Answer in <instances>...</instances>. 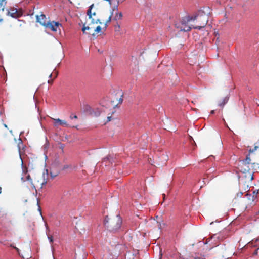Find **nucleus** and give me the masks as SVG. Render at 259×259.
<instances>
[{
  "label": "nucleus",
  "mask_w": 259,
  "mask_h": 259,
  "mask_svg": "<svg viewBox=\"0 0 259 259\" xmlns=\"http://www.w3.org/2000/svg\"><path fill=\"white\" fill-rule=\"evenodd\" d=\"M122 223V219L119 214L107 215L104 220L105 227L113 233H116L121 229Z\"/></svg>",
  "instance_id": "1"
},
{
  "label": "nucleus",
  "mask_w": 259,
  "mask_h": 259,
  "mask_svg": "<svg viewBox=\"0 0 259 259\" xmlns=\"http://www.w3.org/2000/svg\"><path fill=\"white\" fill-rule=\"evenodd\" d=\"M191 17L192 21H195V23L192 25L194 29L200 30L205 27L208 23V15L203 11H199L196 15Z\"/></svg>",
  "instance_id": "2"
},
{
  "label": "nucleus",
  "mask_w": 259,
  "mask_h": 259,
  "mask_svg": "<svg viewBox=\"0 0 259 259\" xmlns=\"http://www.w3.org/2000/svg\"><path fill=\"white\" fill-rule=\"evenodd\" d=\"M192 21V17L187 16L183 17L180 22L175 24V27L180 31H189L193 28L190 22Z\"/></svg>",
  "instance_id": "3"
},
{
  "label": "nucleus",
  "mask_w": 259,
  "mask_h": 259,
  "mask_svg": "<svg viewBox=\"0 0 259 259\" xmlns=\"http://www.w3.org/2000/svg\"><path fill=\"white\" fill-rule=\"evenodd\" d=\"M251 159L249 154L247 155L246 158L240 161L239 164V169L243 173L249 172L250 170V165L252 166L254 163H251Z\"/></svg>",
  "instance_id": "4"
},
{
  "label": "nucleus",
  "mask_w": 259,
  "mask_h": 259,
  "mask_svg": "<svg viewBox=\"0 0 259 259\" xmlns=\"http://www.w3.org/2000/svg\"><path fill=\"white\" fill-rule=\"evenodd\" d=\"M228 235L226 234L225 231L220 232L218 234H215L211 236L210 238H207L205 243H208L210 240L213 239V242H221L225 239Z\"/></svg>",
  "instance_id": "5"
},
{
  "label": "nucleus",
  "mask_w": 259,
  "mask_h": 259,
  "mask_svg": "<svg viewBox=\"0 0 259 259\" xmlns=\"http://www.w3.org/2000/svg\"><path fill=\"white\" fill-rule=\"evenodd\" d=\"M26 180L28 181H29L31 182V184L32 185V187L34 188H35L36 187H38L40 186V188L42 189L43 188L44 185H45L47 183V181L45 180V179L43 178L42 181L39 183V181L38 180L36 183L35 184H33L32 183V180L30 177V176L29 175H28L26 176Z\"/></svg>",
  "instance_id": "6"
},
{
  "label": "nucleus",
  "mask_w": 259,
  "mask_h": 259,
  "mask_svg": "<svg viewBox=\"0 0 259 259\" xmlns=\"http://www.w3.org/2000/svg\"><path fill=\"white\" fill-rule=\"evenodd\" d=\"M36 21L45 27L50 21L48 20L45 15L42 14L40 15L36 16Z\"/></svg>",
  "instance_id": "7"
},
{
  "label": "nucleus",
  "mask_w": 259,
  "mask_h": 259,
  "mask_svg": "<svg viewBox=\"0 0 259 259\" xmlns=\"http://www.w3.org/2000/svg\"><path fill=\"white\" fill-rule=\"evenodd\" d=\"M91 20V23L89 24V25L87 26H85V24L83 25V27L82 28V31L83 33H85V30H94L95 29V24H97L98 21H99L98 19L97 20H94V19H90Z\"/></svg>",
  "instance_id": "8"
},
{
  "label": "nucleus",
  "mask_w": 259,
  "mask_h": 259,
  "mask_svg": "<svg viewBox=\"0 0 259 259\" xmlns=\"http://www.w3.org/2000/svg\"><path fill=\"white\" fill-rule=\"evenodd\" d=\"M45 26L46 28L50 29L53 31H57V28L61 26V24L58 22L49 21Z\"/></svg>",
  "instance_id": "9"
},
{
  "label": "nucleus",
  "mask_w": 259,
  "mask_h": 259,
  "mask_svg": "<svg viewBox=\"0 0 259 259\" xmlns=\"http://www.w3.org/2000/svg\"><path fill=\"white\" fill-rule=\"evenodd\" d=\"M8 14L13 18H18L22 15V13L18 12L16 8H12L8 11Z\"/></svg>",
  "instance_id": "10"
},
{
  "label": "nucleus",
  "mask_w": 259,
  "mask_h": 259,
  "mask_svg": "<svg viewBox=\"0 0 259 259\" xmlns=\"http://www.w3.org/2000/svg\"><path fill=\"white\" fill-rule=\"evenodd\" d=\"M156 226L159 230H161L166 226V224L163 221L162 219L158 218V216L156 217Z\"/></svg>",
  "instance_id": "11"
},
{
  "label": "nucleus",
  "mask_w": 259,
  "mask_h": 259,
  "mask_svg": "<svg viewBox=\"0 0 259 259\" xmlns=\"http://www.w3.org/2000/svg\"><path fill=\"white\" fill-rule=\"evenodd\" d=\"M55 121L54 124L55 126H57L58 125H60L64 127H68L69 126L68 124L65 120H61L60 119H54Z\"/></svg>",
  "instance_id": "12"
},
{
  "label": "nucleus",
  "mask_w": 259,
  "mask_h": 259,
  "mask_svg": "<svg viewBox=\"0 0 259 259\" xmlns=\"http://www.w3.org/2000/svg\"><path fill=\"white\" fill-rule=\"evenodd\" d=\"M246 196L247 197V203L248 205H251L252 204V203L253 202V201H254L255 199H253L252 200H251V197H252V195L251 194H248V193H247L246 194Z\"/></svg>",
  "instance_id": "13"
},
{
  "label": "nucleus",
  "mask_w": 259,
  "mask_h": 259,
  "mask_svg": "<svg viewBox=\"0 0 259 259\" xmlns=\"http://www.w3.org/2000/svg\"><path fill=\"white\" fill-rule=\"evenodd\" d=\"M228 100L229 98L228 97L224 98L222 101L219 104V105L223 107L228 102Z\"/></svg>",
  "instance_id": "14"
},
{
  "label": "nucleus",
  "mask_w": 259,
  "mask_h": 259,
  "mask_svg": "<svg viewBox=\"0 0 259 259\" xmlns=\"http://www.w3.org/2000/svg\"><path fill=\"white\" fill-rule=\"evenodd\" d=\"M112 16H113V12H111V14L109 16V17H108V19L107 20V21H106V22L104 24V27L103 28V29H104L105 30L106 29V28L107 27L108 23L111 22V18H112Z\"/></svg>",
  "instance_id": "15"
},
{
  "label": "nucleus",
  "mask_w": 259,
  "mask_h": 259,
  "mask_svg": "<svg viewBox=\"0 0 259 259\" xmlns=\"http://www.w3.org/2000/svg\"><path fill=\"white\" fill-rule=\"evenodd\" d=\"M94 7V4H92L90 6V8L87 11V15L88 16H89V19H93L92 18V13H91V10L93 8V7Z\"/></svg>",
  "instance_id": "16"
},
{
  "label": "nucleus",
  "mask_w": 259,
  "mask_h": 259,
  "mask_svg": "<svg viewBox=\"0 0 259 259\" xmlns=\"http://www.w3.org/2000/svg\"><path fill=\"white\" fill-rule=\"evenodd\" d=\"M59 171H55V172H54V171L53 170V169H52V168H51V169H50V176H51V177H52V178H54L55 177H56V176H57L59 175Z\"/></svg>",
  "instance_id": "17"
},
{
  "label": "nucleus",
  "mask_w": 259,
  "mask_h": 259,
  "mask_svg": "<svg viewBox=\"0 0 259 259\" xmlns=\"http://www.w3.org/2000/svg\"><path fill=\"white\" fill-rule=\"evenodd\" d=\"M6 0H0V9L4 11L5 6L6 5Z\"/></svg>",
  "instance_id": "18"
},
{
  "label": "nucleus",
  "mask_w": 259,
  "mask_h": 259,
  "mask_svg": "<svg viewBox=\"0 0 259 259\" xmlns=\"http://www.w3.org/2000/svg\"><path fill=\"white\" fill-rule=\"evenodd\" d=\"M122 18V13L121 12L116 13L115 16L114 17V19L115 20H121Z\"/></svg>",
  "instance_id": "19"
},
{
  "label": "nucleus",
  "mask_w": 259,
  "mask_h": 259,
  "mask_svg": "<svg viewBox=\"0 0 259 259\" xmlns=\"http://www.w3.org/2000/svg\"><path fill=\"white\" fill-rule=\"evenodd\" d=\"M101 27L100 26H98L96 27H95L94 31L96 34L100 33L101 32Z\"/></svg>",
  "instance_id": "20"
},
{
  "label": "nucleus",
  "mask_w": 259,
  "mask_h": 259,
  "mask_svg": "<svg viewBox=\"0 0 259 259\" xmlns=\"http://www.w3.org/2000/svg\"><path fill=\"white\" fill-rule=\"evenodd\" d=\"M258 194V191H254L253 192H252V197H251V200H252L253 199H255L257 197V195Z\"/></svg>",
  "instance_id": "21"
},
{
  "label": "nucleus",
  "mask_w": 259,
  "mask_h": 259,
  "mask_svg": "<svg viewBox=\"0 0 259 259\" xmlns=\"http://www.w3.org/2000/svg\"><path fill=\"white\" fill-rule=\"evenodd\" d=\"M10 247L15 249L16 250V251L18 252V253H19V254H20L19 249L17 247H16L15 246H14L13 244H11Z\"/></svg>",
  "instance_id": "22"
},
{
  "label": "nucleus",
  "mask_w": 259,
  "mask_h": 259,
  "mask_svg": "<svg viewBox=\"0 0 259 259\" xmlns=\"http://www.w3.org/2000/svg\"><path fill=\"white\" fill-rule=\"evenodd\" d=\"M258 148V146H255L254 149H250L249 150V153L253 152L255 150H256Z\"/></svg>",
  "instance_id": "23"
},
{
  "label": "nucleus",
  "mask_w": 259,
  "mask_h": 259,
  "mask_svg": "<svg viewBox=\"0 0 259 259\" xmlns=\"http://www.w3.org/2000/svg\"><path fill=\"white\" fill-rule=\"evenodd\" d=\"M119 29H120V25L118 24L117 25H115V31H119Z\"/></svg>",
  "instance_id": "24"
},
{
  "label": "nucleus",
  "mask_w": 259,
  "mask_h": 259,
  "mask_svg": "<svg viewBox=\"0 0 259 259\" xmlns=\"http://www.w3.org/2000/svg\"><path fill=\"white\" fill-rule=\"evenodd\" d=\"M162 158H164L165 159V161H167V156L166 155L162 154L161 156Z\"/></svg>",
  "instance_id": "25"
},
{
  "label": "nucleus",
  "mask_w": 259,
  "mask_h": 259,
  "mask_svg": "<svg viewBox=\"0 0 259 259\" xmlns=\"http://www.w3.org/2000/svg\"><path fill=\"white\" fill-rule=\"evenodd\" d=\"M69 167H70V165H64V166L63 167V169L65 170L66 169L69 168Z\"/></svg>",
  "instance_id": "26"
},
{
  "label": "nucleus",
  "mask_w": 259,
  "mask_h": 259,
  "mask_svg": "<svg viewBox=\"0 0 259 259\" xmlns=\"http://www.w3.org/2000/svg\"><path fill=\"white\" fill-rule=\"evenodd\" d=\"M48 238H49V241L50 242H52L53 241V236H48Z\"/></svg>",
  "instance_id": "27"
},
{
  "label": "nucleus",
  "mask_w": 259,
  "mask_h": 259,
  "mask_svg": "<svg viewBox=\"0 0 259 259\" xmlns=\"http://www.w3.org/2000/svg\"><path fill=\"white\" fill-rule=\"evenodd\" d=\"M70 118L71 119H73V118H75V119H77V116L76 115H73L72 114L70 116Z\"/></svg>",
  "instance_id": "28"
},
{
  "label": "nucleus",
  "mask_w": 259,
  "mask_h": 259,
  "mask_svg": "<svg viewBox=\"0 0 259 259\" xmlns=\"http://www.w3.org/2000/svg\"><path fill=\"white\" fill-rule=\"evenodd\" d=\"M259 250V248H258L257 249H256L254 251V252L253 253V254L254 255H257V253H258V250Z\"/></svg>",
  "instance_id": "29"
},
{
  "label": "nucleus",
  "mask_w": 259,
  "mask_h": 259,
  "mask_svg": "<svg viewBox=\"0 0 259 259\" xmlns=\"http://www.w3.org/2000/svg\"><path fill=\"white\" fill-rule=\"evenodd\" d=\"M111 120V116L107 117V122H109Z\"/></svg>",
  "instance_id": "30"
},
{
  "label": "nucleus",
  "mask_w": 259,
  "mask_h": 259,
  "mask_svg": "<svg viewBox=\"0 0 259 259\" xmlns=\"http://www.w3.org/2000/svg\"><path fill=\"white\" fill-rule=\"evenodd\" d=\"M106 160H109V161H110V158L109 157H107L104 158V161H105Z\"/></svg>",
  "instance_id": "31"
},
{
  "label": "nucleus",
  "mask_w": 259,
  "mask_h": 259,
  "mask_svg": "<svg viewBox=\"0 0 259 259\" xmlns=\"http://www.w3.org/2000/svg\"><path fill=\"white\" fill-rule=\"evenodd\" d=\"M122 101H123V99H122V97H120L119 100V103H121L122 102Z\"/></svg>",
  "instance_id": "32"
},
{
  "label": "nucleus",
  "mask_w": 259,
  "mask_h": 259,
  "mask_svg": "<svg viewBox=\"0 0 259 259\" xmlns=\"http://www.w3.org/2000/svg\"><path fill=\"white\" fill-rule=\"evenodd\" d=\"M242 194H243V193L240 192V193H238V194H237V196L241 197V196L242 195Z\"/></svg>",
  "instance_id": "33"
},
{
  "label": "nucleus",
  "mask_w": 259,
  "mask_h": 259,
  "mask_svg": "<svg viewBox=\"0 0 259 259\" xmlns=\"http://www.w3.org/2000/svg\"><path fill=\"white\" fill-rule=\"evenodd\" d=\"M160 244H157V246L160 249V253L161 252V249L160 248V246H159Z\"/></svg>",
  "instance_id": "34"
},
{
  "label": "nucleus",
  "mask_w": 259,
  "mask_h": 259,
  "mask_svg": "<svg viewBox=\"0 0 259 259\" xmlns=\"http://www.w3.org/2000/svg\"><path fill=\"white\" fill-rule=\"evenodd\" d=\"M48 83H49V84H52L53 83V80H49L48 81Z\"/></svg>",
  "instance_id": "35"
},
{
  "label": "nucleus",
  "mask_w": 259,
  "mask_h": 259,
  "mask_svg": "<svg viewBox=\"0 0 259 259\" xmlns=\"http://www.w3.org/2000/svg\"><path fill=\"white\" fill-rule=\"evenodd\" d=\"M214 113V110H212L211 112H210V113L211 114H213Z\"/></svg>",
  "instance_id": "36"
},
{
  "label": "nucleus",
  "mask_w": 259,
  "mask_h": 259,
  "mask_svg": "<svg viewBox=\"0 0 259 259\" xmlns=\"http://www.w3.org/2000/svg\"><path fill=\"white\" fill-rule=\"evenodd\" d=\"M163 195V199L164 200V199H165V194H163V195Z\"/></svg>",
  "instance_id": "37"
},
{
  "label": "nucleus",
  "mask_w": 259,
  "mask_h": 259,
  "mask_svg": "<svg viewBox=\"0 0 259 259\" xmlns=\"http://www.w3.org/2000/svg\"><path fill=\"white\" fill-rule=\"evenodd\" d=\"M52 76V73L50 74V75H49V78H51Z\"/></svg>",
  "instance_id": "38"
},
{
  "label": "nucleus",
  "mask_w": 259,
  "mask_h": 259,
  "mask_svg": "<svg viewBox=\"0 0 259 259\" xmlns=\"http://www.w3.org/2000/svg\"><path fill=\"white\" fill-rule=\"evenodd\" d=\"M2 193V188L0 187V194Z\"/></svg>",
  "instance_id": "39"
},
{
  "label": "nucleus",
  "mask_w": 259,
  "mask_h": 259,
  "mask_svg": "<svg viewBox=\"0 0 259 259\" xmlns=\"http://www.w3.org/2000/svg\"><path fill=\"white\" fill-rule=\"evenodd\" d=\"M93 15H96L95 12H94V13H93Z\"/></svg>",
  "instance_id": "40"
},
{
  "label": "nucleus",
  "mask_w": 259,
  "mask_h": 259,
  "mask_svg": "<svg viewBox=\"0 0 259 259\" xmlns=\"http://www.w3.org/2000/svg\"><path fill=\"white\" fill-rule=\"evenodd\" d=\"M245 247V246H243L241 247V248H244Z\"/></svg>",
  "instance_id": "41"
},
{
  "label": "nucleus",
  "mask_w": 259,
  "mask_h": 259,
  "mask_svg": "<svg viewBox=\"0 0 259 259\" xmlns=\"http://www.w3.org/2000/svg\"><path fill=\"white\" fill-rule=\"evenodd\" d=\"M52 249L53 250H54V247L53 246H52Z\"/></svg>",
  "instance_id": "42"
},
{
  "label": "nucleus",
  "mask_w": 259,
  "mask_h": 259,
  "mask_svg": "<svg viewBox=\"0 0 259 259\" xmlns=\"http://www.w3.org/2000/svg\"><path fill=\"white\" fill-rule=\"evenodd\" d=\"M55 77H57V74H55Z\"/></svg>",
  "instance_id": "43"
},
{
  "label": "nucleus",
  "mask_w": 259,
  "mask_h": 259,
  "mask_svg": "<svg viewBox=\"0 0 259 259\" xmlns=\"http://www.w3.org/2000/svg\"><path fill=\"white\" fill-rule=\"evenodd\" d=\"M55 77H57V74H55Z\"/></svg>",
  "instance_id": "44"
},
{
  "label": "nucleus",
  "mask_w": 259,
  "mask_h": 259,
  "mask_svg": "<svg viewBox=\"0 0 259 259\" xmlns=\"http://www.w3.org/2000/svg\"><path fill=\"white\" fill-rule=\"evenodd\" d=\"M258 214H259V211H258Z\"/></svg>",
  "instance_id": "45"
}]
</instances>
